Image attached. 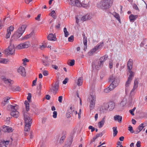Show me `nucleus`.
Returning <instances> with one entry per match:
<instances>
[{"label":"nucleus","instance_id":"nucleus-1","mask_svg":"<svg viewBox=\"0 0 147 147\" xmlns=\"http://www.w3.org/2000/svg\"><path fill=\"white\" fill-rule=\"evenodd\" d=\"M109 80L112 82L108 88L104 89V92L105 93H108L113 90L118 85L119 83V80L116 79L113 76H110Z\"/></svg>","mask_w":147,"mask_h":147},{"label":"nucleus","instance_id":"nucleus-2","mask_svg":"<svg viewBox=\"0 0 147 147\" xmlns=\"http://www.w3.org/2000/svg\"><path fill=\"white\" fill-rule=\"evenodd\" d=\"M113 0H103L100 2L98 7L102 9H107L111 7Z\"/></svg>","mask_w":147,"mask_h":147},{"label":"nucleus","instance_id":"nucleus-3","mask_svg":"<svg viewBox=\"0 0 147 147\" xmlns=\"http://www.w3.org/2000/svg\"><path fill=\"white\" fill-rule=\"evenodd\" d=\"M24 120L25 123L24 131L26 132H28L30 130L32 123V119L27 115H25Z\"/></svg>","mask_w":147,"mask_h":147},{"label":"nucleus","instance_id":"nucleus-4","mask_svg":"<svg viewBox=\"0 0 147 147\" xmlns=\"http://www.w3.org/2000/svg\"><path fill=\"white\" fill-rule=\"evenodd\" d=\"M26 27L25 25H23L21 27L19 28L17 31L14 35V37L16 38L20 37L23 33Z\"/></svg>","mask_w":147,"mask_h":147},{"label":"nucleus","instance_id":"nucleus-5","mask_svg":"<svg viewBox=\"0 0 147 147\" xmlns=\"http://www.w3.org/2000/svg\"><path fill=\"white\" fill-rule=\"evenodd\" d=\"M15 53V47L13 45L11 44L8 49L5 51V53L7 55H13Z\"/></svg>","mask_w":147,"mask_h":147},{"label":"nucleus","instance_id":"nucleus-6","mask_svg":"<svg viewBox=\"0 0 147 147\" xmlns=\"http://www.w3.org/2000/svg\"><path fill=\"white\" fill-rule=\"evenodd\" d=\"M108 57L107 55H105L100 58V61L98 63V65L100 67H101L103 66V63L107 59Z\"/></svg>","mask_w":147,"mask_h":147},{"label":"nucleus","instance_id":"nucleus-7","mask_svg":"<svg viewBox=\"0 0 147 147\" xmlns=\"http://www.w3.org/2000/svg\"><path fill=\"white\" fill-rule=\"evenodd\" d=\"M28 96L27 97V99L28 101L26 100L24 102V105L26 107V110L28 111L29 110V102H30V100L31 98V95L30 93H28Z\"/></svg>","mask_w":147,"mask_h":147},{"label":"nucleus","instance_id":"nucleus-8","mask_svg":"<svg viewBox=\"0 0 147 147\" xmlns=\"http://www.w3.org/2000/svg\"><path fill=\"white\" fill-rule=\"evenodd\" d=\"M19 108V106L16 104H14L13 105H8L7 107L8 110L12 112L13 111L17 110Z\"/></svg>","mask_w":147,"mask_h":147},{"label":"nucleus","instance_id":"nucleus-9","mask_svg":"<svg viewBox=\"0 0 147 147\" xmlns=\"http://www.w3.org/2000/svg\"><path fill=\"white\" fill-rule=\"evenodd\" d=\"M133 60L131 59H129L127 62V66L128 69V72L130 74H134V72L131 71L132 68Z\"/></svg>","mask_w":147,"mask_h":147},{"label":"nucleus","instance_id":"nucleus-10","mask_svg":"<svg viewBox=\"0 0 147 147\" xmlns=\"http://www.w3.org/2000/svg\"><path fill=\"white\" fill-rule=\"evenodd\" d=\"M74 108L72 107H70L67 110V112L66 113V116L67 118H70L71 115H74V112L75 111Z\"/></svg>","mask_w":147,"mask_h":147},{"label":"nucleus","instance_id":"nucleus-11","mask_svg":"<svg viewBox=\"0 0 147 147\" xmlns=\"http://www.w3.org/2000/svg\"><path fill=\"white\" fill-rule=\"evenodd\" d=\"M2 79L3 81L7 85L11 86L13 83V80L5 77H2Z\"/></svg>","mask_w":147,"mask_h":147},{"label":"nucleus","instance_id":"nucleus-12","mask_svg":"<svg viewBox=\"0 0 147 147\" xmlns=\"http://www.w3.org/2000/svg\"><path fill=\"white\" fill-rule=\"evenodd\" d=\"M70 4L72 5L78 7H81V3L79 0H70Z\"/></svg>","mask_w":147,"mask_h":147},{"label":"nucleus","instance_id":"nucleus-13","mask_svg":"<svg viewBox=\"0 0 147 147\" xmlns=\"http://www.w3.org/2000/svg\"><path fill=\"white\" fill-rule=\"evenodd\" d=\"M18 73L22 76H26V73L24 68L22 66H20L18 69Z\"/></svg>","mask_w":147,"mask_h":147},{"label":"nucleus","instance_id":"nucleus-14","mask_svg":"<svg viewBox=\"0 0 147 147\" xmlns=\"http://www.w3.org/2000/svg\"><path fill=\"white\" fill-rule=\"evenodd\" d=\"M59 86V83L57 82H56L54 85H52V87L51 89V91L53 93L55 94L58 90Z\"/></svg>","mask_w":147,"mask_h":147},{"label":"nucleus","instance_id":"nucleus-15","mask_svg":"<svg viewBox=\"0 0 147 147\" xmlns=\"http://www.w3.org/2000/svg\"><path fill=\"white\" fill-rule=\"evenodd\" d=\"M43 56L45 58V59H42V62L43 65L45 67H49L50 65V61L48 60L49 57H48L44 56L43 55Z\"/></svg>","mask_w":147,"mask_h":147},{"label":"nucleus","instance_id":"nucleus-16","mask_svg":"<svg viewBox=\"0 0 147 147\" xmlns=\"http://www.w3.org/2000/svg\"><path fill=\"white\" fill-rule=\"evenodd\" d=\"M138 82L137 79H136L134 82V86L133 88L131 90L130 92L131 94L134 95L135 94V90L138 87Z\"/></svg>","mask_w":147,"mask_h":147},{"label":"nucleus","instance_id":"nucleus-17","mask_svg":"<svg viewBox=\"0 0 147 147\" xmlns=\"http://www.w3.org/2000/svg\"><path fill=\"white\" fill-rule=\"evenodd\" d=\"M91 97L92 98L91 100L90 105V108L91 110L94 109L95 106L96 102V98L94 96L92 97L91 96Z\"/></svg>","mask_w":147,"mask_h":147},{"label":"nucleus","instance_id":"nucleus-18","mask_svg":"<svg viewBox=\"0 0 147 147\" xmlns=\"http://www.w3.org/2000/svg\"><path fill=\"white\" fill-rule=\"evenodd\" d=\"M134 74H130L129 77L128 78L127 81L126 82L125 84V87H129L131 82L132 80Z\"/></svg>","mask_w":147,"mask_h":147},{"label":"nucleus","instance_id":"nucleus-19","mask_svg":"<svg viewBox=\"0 0 147 147\" xmlns=\"http://www.w3.org/2000/svg\"><path fill=\"white\" fill-rule=\"evenodd\" d=\"M14 29V27L12 26H11L9 28L7 29V33L6 36V38H8L10 37L11 34V32L13 31Z\"/></svg>","mask_w":147,"mask_h":147},{"label":"nucleus","instance_id":"nucleus-20","mask_svg":"<svg viewBox=\"0 0 147 147\" xmlns=\"http://www.w3.org/2000/svg\"><path fill=\"white\" fill-rule=\"evenodd\" d=\"M2 130L4 132L9 133L13 131V129L12 127L5 125L3 126Z\"/></svg>","mask_w":147,"mask_h":147},{"label":"nucleus","instance_id":"nucleus-21","mask_svg":"<svg viewBox=\"0 0 147 147\" xmlns=\"http://www.w3.org/2000/svg\"><path fill=\"white\" fill-rule=\"evenodd\" d=\"M47 38L50 41H55L57 40L56 35L55 34H49L47 36Z\"/></svg>","mask_w":147,"mask_h":147},{"label":"nucleus","instance_id":"nucleus-22","mask_svg":"<svg viewBox=\"0 0 147 147\" xmlns=\"http://www.w3.org/2000/svg\"><path fill=\"white\" fill-rule=\"evenodd\" d=\"M138 15L131 14L129 17V21L130 22H133L138 18Z\"/></svg>","mask_w":147,"mask_h":147},{"label":"nucleus","instance_id":"nucleus-23","mask_svg":"<svg viewBox=\"0 0 147 147\" xmlns=\"http://www.w3.org/2000/svg\"><path fill=\"white\" fill-rule=\"evenodd\" d=\"M11 98L9 96H6L3 98V100L2 101L1 104L3 106H5L6 105L8 104L9 101V100Z\"/></svg>","mask_w":147,"mask_h":147},{"label":"nucleus","instance_id":"nucleus-24","mask_svg":"<svg viewBox=\"0 0 147 147\" xmlns=\"http://www.w3.org/2000/svg\"><path fill=\"white\" fill-rule=\"evenodd\" d=\"M10 114L11 116L13 117L17 118L19 115V113L17 110L11 112Z\"/></svg>","mask_w":147,"mask_h":147},{"label":"nucleus","instance_id":"nucleus-25","mask_svg":"<svg viewBox=\"0 0 147 147\" xmlns=\"http://www.w3.org/2000/svg\"><path fill=\"white\" fill-rule=\"evenodd\" d=\"M105 117H104L98 123V126L100 128L102 127L105 122Z\"/></svg>","mask_w":147,"mask_h":147},{"label":"nucleus","instance_id":"nucleus-26","mask_svg":"<svg viewBox=\"0 0 147 147\" xmlns=\"http://www.w3.org/2000/svg\"><path fill=\"white\" fill-rule=\"evenodd\" d=\"M122 119V117L119 115H115L114 117V120L118 121L119 123L121 122Z\"/></svg>","mask_w":147,"mask_h":147},{"label":"nucleus","instance_id":"nucleus-27","mask_svg":"<svg viewBox=\"0 0 147 147\" xmlns=\"http://www.w3.org/2000/svg\"><path fill=\"white\" fill-rule=\"evenodd\" d=\"M143 125V123L141 124L138 127V130L136 131L135 133L136 134H137L139 133L144 127V126Z\"/></svg>","mask_w":147,"mask_h":147},{"label":"nucleus","instance_id":"nucleus-28","mask_svg":"<svg viewBox=\"0 0 147 147\" xmlns=\"http://www.w3.org/2000/svg\"><path fill=\"white\" fill-rule=\"evenodd\" d=\"M115 103L113 102H110L108 104L109 108L110 110H113L114 108Z\"/></svg>","mask_w":147,"mask_h":147},{"label":"nucleus","instance_id":"nucleus-29","mask_svg":"<svg viewBox=\"0 0 147 147\" xmlns=\"http://www.w3.org/2000/svg\"><path fill=\"white\" fill-rule=\"evenodd\" d=\"M109 108L108 104L107 103H104L102 106V111L103 112H105Z\"/></svg>","mask_w":147,"mask_h":147},{"label":"nucleus","instance_id":"nucleus-30","mask_svg":"<svg viewBox=\"0 0 147 147\" xmlns=\"http://www.w3.org/2000/svg\"><path fill=\"white\" fill-rule=\"evenodd\" d=\"M24 49L27 48L30 46V43L29 41H26L22 43Z\"/></svg>","mask_w":147,"mask_h":147},{"label":"nucleus","instance_id":"nucleus-31","mask_svg":"<svg viewBox=\"0 0 147 147\" xmlns=\"http://www.w3.org/2000/svg\"><path fill=\"white\" fill-rule=\"evenodd\" d=\"M81 7H89V5L87 3V2L85 1H83L81 3Z\"/></svg>","mask_w":147,"mask_h":147},{"label":"nucleus","instance_id":"nucleus-32","mask_svg":"<svg viewBox=\"0 0 147 147\" xmlns=\"http://www.w3.org/2000/svg\"><path fill=\"white\" fill-rule=\"evenodd\" d=\"M83 43L84 45L85 46V48H84V50L85 51L86 49L87 48V38L86 37H84V38H83Z\"/></svg>","mask_w":147,"mask_h":147},{"label":"nucleus","instance_id":"nucleus-33","mask_svg":"<svg viewBox=\"0 0 147 147\" xmlns=\"http://www.w3.org/2000/svg\"><path fill=\"white\" fill-rule=\"evenodd\" d=\"M114 16L120 23L121 21L119 15L117 13H115L114 14Z\"/></svg>","mask_w":147,"mask_h":147},{"label":"nucleus","instance_id":"nucleus-34","mask_svg":"<svg viewBox=\"0 0 147 147\" xmlns=\"http://www.w3.org/2000/svg\"><path fill=\"white\" fill-rule=\"evenodd\" d=\"M83 82V79L82 77H80L78 80L77 83V85L78 86H81L82 85Z\"/></svg>","mask_w":147,"mask_h":147},{"label":"nucleus","instance_id":"nucleus-35","mask_svg":"<svg viewBox=\"0 0 147 147\" xmlns=\"http://www.w3.org/2000/svg\"><path fill=\"white\" fill-rule=\"evenodd\" d=\"M10 89H11V90L13 91H20V88L19 87H11V88H10Z\"/></svg>","mask_w":147,"mask_h":147},{"label":"nucleus","instance_id":"nucleus-36","mask_svg":"<svg viewBox=\"0 0 147 147\" xmlns=\"http://www.w3.org/2000/svg\"><path fill=\"white\" fill-rule=\"evenodd\" d=\"M116 127H113V136L114 137L116 136L118 133V131Z\"/></svg>","mask_w":147,"mask_h":147},{"label":"nucleus","instance_id":"nucleus-37","mask_svg":"<svg viewBox=\"0 0 147 147\" xmlns=\"http://www.w3.org/2000/svg\"><path fill=\"white\" fill-rule=\"evenodd\" d=\"M63 32L64 33V35L65 37H67L69 35V34L66 28L65 27L63 29Z\"/></svg>","mask_w":147,"mask_h":147},{"label":"nucleus","instance_id":"nucleus-38","mask_svg":"<svg viewBox=\"0 0 147 147\" xmlns=\"http://www.w3.org/2000/svg\"><path fill=\"white\" fill-rule=\"evenodd\" d=\"M88 16V15H86L84 16H83L81 18V20L83 21H84L88 20L89 19Z\"/></svg>","mask_w":147,"mask_h":147},{"label":"nucleus","instance_id":"nucleus-39","mask_svg":"<svg viewBox=\"0 0 147 147\" xmlns=\"http://www.w3.org/2000/svg\"><path fill=\"white\" fill-rule=\"evenodd\" d=\"M16 49L19 50L23 49L24 48L23 47L22 44L21 43L18 45L16 47Z\"/></svg>","mask_w":147,"mask_h":147},{"label":"nucleus","instance_id":"nucleus-40","mask_svg":"<svg viewBox=\"0 0 147 147\" xmlns=\"http://www.w3.org/2000/svg\"><path fill=\"white\" fill-rule=\"evenodd\" d=\"M7 62V59L5 58L0 59V63H6Z\"/></svg>","mask_w":147,"mask_h":147},{"label":"nucleus","instance_id":"nucleus-41","mask_svg":"<svg viewBox=\"0 0 147 147\" xmlns=\"http://www.w3.org/2000/svg\"><path fill=\"white\" fill-rule=\"evenodd\" d=\"M50 14L51 16L54 19H56V16L55 15V11L54 10H53L51 11Z\"/></svg>","mask_w":147,"mask_h":147},{"label":"nucleus","instance_id":"nucleus-42","mask_svg":"<svg viewBox=\"0 0 147 147\" xmlns=\"http://www.w3.org/2000/svg\"><path fill=\"white\" fill-rule=\"evenodd\" d=\"M75 61L74 59L71 60L70 62L68 63V65L70 66H73L74 65Z\"/></svg>","mask_w":147,"mask_h":147},{"label":"nucleus","instance_id":"nucleus-43","mask_svg":"<svg viewBox=\"0 0 147 147\" xmlns=\"http://www.w3.org/2000/svg\"><path fill=\"white\" fill-rule=\"evenodd\" d=\"M65 138L66 137L65 136H63L61 138L59 141V142L60 144H62Z\"/></svg>","mask_w":147,"mask_h":147},{"label":"nucleus","instance_id":"nucleus-44","mask_svg":"<svg viewBox=\"0 0 147 147\" xmlns=\"http://www.w3.org/2000/svg\"><path fill=\"white\" fill-rule=\"evenodd\" d=\"M68 41L69 42H72L74 40V37L73 35L71 36L70 37L68 38Z\"/></svg>","mask_w":147,"mask_h":147},{"label":"nucleus","instance_id":"nucleus-45","mask_svg":"<svg viewBox=\"0 0 147 147\" xmlns=\"http://www.w3.org/2000/svg\"><path fill=\"white\" fill-rule=\"evenodd\" d=\"M146 39L143 40V41H142L140 45L141 47H143L145 45V44L146 43Z\"/></svg>","mask_w":147,"mask_h":147},{"label":"nucleus","instance_id":"nucleus-46","mask_svg":"<svg viewBox=\"0 0 147 147\" xmlns=\"http://www.w3.org/2000/svg\"><path fill=\"white\" fill-rule=\"evenodd\" d=\"M47 47V45L46 44H45L44 45H40V48L41 49H43Z\"/></svg>","mask_w":147,"mask_h":147},{"label":"nucleus","instance_id":"nucleus-47","mask_svg":"<svg viewBox=\"0 0 147 147\" xmlns=\"http://www.w3.org/2000/svg\"><path fill=\"white\" fill-rule=\"evenodd\" d=\"M101 47V45H96V46H95L94 47V49L95 50H96V51L97 50H98L100 49Z\"/></svg>","mask_w":147,"mask_h":147},{"label":"nucleus","instance_id":"nucleus-48","mask_svg":"<svg viewBox=\"0 0 147 147\" xmlns=\"http://www.w3.org/2000/svg\"><path fill=\"white\" fill-rule=\"evenodd\" d=\"M128 130L131 133H133L134 132V130L133 129V127L131 126H129L128 127Z\"/></svg>","mask_w":147,"mask_h":147},{"label":"nucleus","instance_id":"nucleus-49","mask_svg":"<svg viewBox=\"0 0 147 147\" xmlns=\"http://www.w3.org/2000/svg\"><path fill=\"white\" fill-rule=\"evenodd\" d=\"M53 117L54 118H55L57 117V112L56 111H54L53 113Z\"/></svg>","mask_w":147,"mask_h":147},{"label":"nucleus","instance_id":"nucleus-50","mask_svg":"<svg viewBox=\"0 0 147 147\" xmlns=\"http://www.w3.org/2000/svg\"><path fill=\"white\" fill-rule=\"evenodd\" d=\"M88 128L90 129H91V131L92 132L94 131L95 130V128L91 125H90L89 127Z\"/></svg>","mask_w":147,"mask_h":147},{"label":"nucleus","instance_id":"nucleus-51","mask_svg":"<svg viewBox=\"0 0 147 147\" xmlns=\"http://www.w3.org/2000/svg\"><path fill=\"white\" fill-rule=\"evenodd\" d=\"M68 80V78H66L63 81V84H66Z\"/></svg>","mask_w":147,"mask_h":147},{"label":"nucleus","instance_id":"nucleus-52","mask_svg":"<svg viewBox=\"0 0 147 147\" xmlns=\"http://www.w3.org/2000/svg\"><path fill=\"white\" fill-rule=\"evenodd\" d=\"M37 79V78H36L35 80H34L33 81L32 85V86L36 85Z\"/></svg>","mask_w":147,"mask_h":147},{"label":"nucleus","instance_id":"nucleus-53","mask_svg":"<svg viewBox=\"0 0 147 147\" xmlns=\"http://www.w3.org/2000/svg\"><path fill=\"white\" fill-rule=\"evenodd\" d=\"M133 8L134 9H135L137 10L138 11H139V9L138 8V7L136 5L134 4L133 5Z\"/></svg>","mask_w":147,"mask_h":147},{"label":"nucleus","instance_id":"nucleus-54","mask_svg":"<svg viewBox=\"0 0 147 147\" xmlns=\"http://www.w3.org/2000/svg\"><path fill=\"white\" fill-rule=\"evenodd\" d=\"M40 16L41 15L40 14H38L37 17L35 18V20L38 21L40 20Z\"/></svg>","mask_w":147,"mask_h":147},{"label":"nucleus","instance_id":"nucleus-55","mask_svg":"<svg viewBox=\"0 0 147 147\" xmlns=\"http://www.w3.org/2000/svg\"><path fill=\"white\" fill-rule=\"evenodd\" d=\"M43 74L44 76H47L48 75V72L47 71H43Z\"/></svg>","mask_w":147,"mask_h":147},{"label":"nucleus","instance_id":"nucleus-56","mask_svg":"<svg viewBox=\"0 0 147 147\" xmlns=\"http://www.w3.org/2000/svg\"><path fill=\"white\" fill-rule=\"evenodd\" d=\"M62 98H63V96H59L58 97V101H59V102H60V103L62 102Z\"/></svg>","mask_w":147,"mask_h":147},{"label":"nucleus","instance_id":"nucleus-57","mask_svg":"<svg viewBox=\"0 0 147 147\" xmlns=\"http://www.w3.org/2000/svg\"><path fill=\"white\" fill-rule=\"evenodd\" d=\"M136 145L137 147H140L141 146L140 142V141H138L137 142Z\"/></svg>","mask_w":147,"mask_h":147},{"label":"nucleus","instance_id":"nucleus-58","mask_svg":"<svg viewBox=\"0 0 147 147\" xmlns=\"http://www.w3.org/2000/svg\"><path fill=\"white\" fill-rule=\"evenodd\" d=\"M129 90V87H125V92L126 93H128Z\"/></svg>","mask_w":147,"mask_h":147},{"label":"nucleus","instance_id":"nucleus-59","mask_svg":"<svg viewBox=\"0 0 147 147\" xmlns=\"http://www.w3.org/2000/svg\"><path fill=\"white\" fill-rule=\"evenodd\" d=\"M129 112L130 113V114L133 116H134V111L132 110H130L129 111Z\"/></svg>","mask_w":147,"mask_h":147},{"label":"nucleus","instance_id":"nucleus-60","mask_svg":"<svg viewBox=\"0 0 147 147\" xmlns=\"http://www.w3.org/2000/svg\"><path fill=\"white\" fill-rule=\"evenodd\" d=\"M22 61H23V64H24V63L26 62L29 61L28 59L26 58H25L24 59H23Z\"/></svg>","mask_w":147,"mask_h":147},{"label":"nucleus","instance_id":"nucleus-61","mask_svg":"<svg viewBox=\"0 0 147 147\" xmlns=\"http://www.w3.org/2000/svg\"><path fill=\"white\" fill-rule=\"evenodd\" d=\"M113 66V63L112 62H110L109 63V68L110 69L112 68Z\"/></svg>","mask_w":147,"mask_h":147},{"label":"nucleus","instance_id":"nucleus-62","mask_svg":"<svg viewBox=\"0 0 147 147\" xmlns=\"http://www.w3.org/2000/svg\"><path fill=\"white\" fill-rule=\"evenodd\" d=\"M102 136V133H100L99 134H97L96 135V136H97V137H101Z\"/></svg>","mask_w":147,"mask_h":147},{"label":"nucleus","instance_id":"nucleus-63","mask_svg":"<svg viewBox=\"0 0 147 147\" xmlns=\"http://www.w3.org/2000/svg\"><path fill=\"white\" fill-rule=\"evenodd\" d=\"M52 67L54 69H55L56 70H57L58 68V67L57 66L55 65H52Z\"/></svg>","mask_w":147,"mask_h":147},{"label":"nucleus","instance_id":"nucleus-64","mask_svg":"<svg viewBox=\"0 0 147 147\" xmlns=\"http://www.w3.org/2000/svg\"><path fill=\"white\" fill-rule=\"evenodd\" d=\"M132 122L133 124L135 125L136 123V121L134 119H132Z\"/></svg>","mask_w":147,"mask_h":147}]
</instances>
